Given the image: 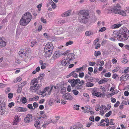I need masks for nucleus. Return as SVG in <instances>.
Instances as JSON below:
<instances>
[{
    "mask_svg": "<svg viewBox=\"0 0 129 129\" xmlns=\"http://www.w3.org/2000/svg\"><path fill=\"white\" fill-rule=\"evenodd\" d=\"M129 31L124 27H123L119 31H115L112 36L114 38H117V39L120 41H124L128 39Z\"/></svg>",
    "mask_w": 129,
    "mask_h": 129,
    "instance_id": "nucleus-1",
    "label": "nucleus"
},
{
    "mask_svg": "<svg viewBox=\"0 0 129 129\" xmlns=\"http://www.w3.org/2000/svg\"><path fill=\"white\" fill-rule=\"evenodd\" d=\"M121 7L119 4H117L113 6L110 7L107 9L108 13H113L120 14L122 16L126 15L127 13H128V10L124 11L121 9Z\"/></svg>",
    "mask_w": 129,
    "mask_h": 129,
    "instance_id": "nucleus-2",
    "label": "nucleus"
},
{
    "mask_svg": "<svg viewBox=\"0 0 129 129\" xmlns=\"http://www.w3.org/2000/svg\"><path fill=\"white\" fill-rule=\"evenodd\" d=\"M78 15L79 22L84 24L86 23L88 21L90 16L88 10L86 9L81 10L79 11Z\"/></svg>",
    "mask_w": 129,
    "mask_h": 129,
    "instance_id": "nucleus-3",
    "label": "nucleus"
},
{
    "mask_svg": "<svg viewBox=\"0 0 129 129\" xmlns=\"http://www.w3.org/2000/svg\"><path fill=\"white\" fill-rule=\"evenodd\" d=\"M38 81L37 79L36 78L31 81L30 84L33 86H30V90L33 91V92H36L42 86L41 84H38Z\"/></svg>",
    "mask_w": 129,
    "mask_h": 129,
    "instance_id": "nucleus-4",
    "label": "nucleus"
},
{
    "mask_svg": "<svg viewBox=\"0 0 129 129\" xmlns=\"http://www.w3.org/2000/svg\"><path fill=\"white\" fill-rule=\"evenodd\" d=\"M22 17L27 21V22H29L31 19L32 15L30 13L27 12L23 15Z\"/></svg>",
    "mask_w": 129,
    "mask_h": 129,
    "instance_id": "nucleus-5",
    "label": "nucleus"
},
{
    "mask_svg": "<svg viewBox=\"0 0 129 129\" xmlns=\"http://www.w3.org/2000/svg\"><path fill=\"white\" fill-rule=\"evenodd\" d=\"M33 116L31 114L27 115L26 117L24 119V121L25 123H28L32 120Z\"/></svg>",
    "mask_w": 129,
    "mask_h": 129,
    "instance_id": "nucleus-6",
    "label": "nucleus"
},
{
    "mask_svg": "<svg viewBox=\"0 0 129 129\" xmlns=\"http://www.w3.org/2000/svg\"><path fill=\"white\" fill-rule=\"evenodd\" d=\"M5 112V103H3L2 105H0V115H2Z\"/></svg>",
    "mask_w": 129,
    "mask_h": 129,
    "instance_id": "nucleus-7",
    "label": "nucleus"
},
{
    "mask_svg": "<svg viewBox=\"0 0 129 129\" xmlns=\"http://www.w3.org/2000/svg\"><path fill=\"white\" fill-rule=\"evenodd\" d=\"M20 24L22 26H25L27 25L29 22H28L27 21L22 17L21 19L20 22Z\"/></svg>",
    "mask_w": 129,
    "mask_h": 129,
    "instance_id": "nucleus-8",
    "label": "nucleus"
},
{
    "mask_svg": "<svg viewBox=\"0 0 129 129\" xmlns=\"http://www.w3.org/2000/svg\"><path fill=\"white\" fill-rule=\"evenodd\" d=\"M16 111L17 112H25L27 111V109L26 108H23L21 107H17L15 109Z\"/></svg>",
    "mask_w": 129,
    "mask_h": 129,
    "instance_id": "nucleus-9",
    "label": "nucleus"
},
{
    "mask_svg": "<svg viewBox=\"0 0 129 129\" xmlns=\"http://www.w3.org/2000/svg\"><path fill=\"white\" fill-rule=\"evenodd\" d=\"M62 97L65 98L67 100H71L73 99V98L71 95L70 93L69 92H67L63 94Z\"/></svg>",
    "mask_w": 129,
    "mask_h": 129,
    "instance_id": "nucleus-10",
    "label": "nucleus"
},
{
    "mask_svg": "<svg viewBox=\"0 0 129 129\" xmlns=\"http://www.w3.org/2000/svg\"><path fill=\"white\" fill-rule=\"evenodd\" d=\"M61 55L59 51H56L54 53L52 57L54 60H55L58 58Z\"/></svg>",
    "mask_w": 129,
    "mask_h": 129,
    "instance_id": "nucleus-11",
    "label": "nucleus"
},
{
    "mask_svg": "<svg viewBox=\"0 0 129 129\" xmlns=\"http://www.w3.org/2000/svg\"><path fill=\"white\" fill-rule=\"evenodd\" d=\"M44 48L53 50L54 46L52 43L48 42L45 46Z\"/></svg>",
    "mask_w": 129,
    "mask_h": 129,
    "instance_id": "nucleus-12",
    "label": "nucleus"
},
{
    "mask_svg": "<svg viewBox=\"0 0 129 129\" xmlns=\"http://www.w3.org/2000/svg\"><path fill=\"white\" fill-rule=\"evenodd\" d=\"M7 42L0 38V48L5 46Z\"/></svg>",
    "mask_w": 129,
    "mask_h": 129,
    "instance_id": "nucleus-13",
    "label": "nucleus"
},
{
    "mask_svg": "<svg viewBox=\"0 0 129 129\" xmlns=\"http://www.w3.org/2000/svg\"><path fill=\"white\" fill-rule=\"evenodd\" d=\"M62 65L64 66L67 67L70 63V61L66 59H63L61 61Z\"/></svg>",
    "mask_w": 129,
    "mask_h": 129,
    "instance_id": "nucleus-14",
    "label": "nucleus"
},
{
    "mask_svg": "<svg viewBox=\"0 0 129 129\" xmlns=\"http://www.w3.org/2000/svg\"><path fill=\"white\" fill-rule=\"evenodd\" d=\"M123 23L122 21L121 22L118 24H117L113 25L111 27H112V29L118 28L120 27Z\"/></svg>",
    "mask_w": 129,
    "mask_h": 129,
    "instance_id": "nucleus-15",
    "label": "nucleus"
},
{
    "mask_svg": "<svg viewBox=\"0 0 129 129\" xmlns=\"http://www.w3.org/2000/svg\"><path fill=\"white\" fill-rule=\"evenodd\" d=\"M40 123L39 120H37L35 122L34 125L37 128V129H40Z\"/></svg>",
    "mask_w": 129,
    "mask_h": 129,
    "instance_id": "nucleus-16",
    "label": "nucleus"
},
{
    "mask_svg": "<svg viewBox=\"0 0 129 129\" xmlns=\"http://www.w3.org/2000/svg\"><path fill=\"white\" fill-rule=\"evenodd\" d=\"M56 23L58 25H61L66 23V21L63 20H58L56 21Z\"/></svg>",
    "mask_w": 129,
    "mask_h": 129,
    "instance_id": "nucleus-17",
    "label": "nucleus"
},
{
    "mask_svg": "<svg viewBox=\"0 0 129 129\" xmlns=\"http://www.w3.org/2000/svg\"><path fill=\"white\" fill-rule=\"evenodd\" d=\"M20 119L18 116H16L14 118V119L13 121V124L15 125H17L18 122L20 121Z\"/></svg>",
    "mask_w": 129,
    "mask_h": 129,
    "instance_id": "nucleus-18",
    "label": "nucleus"
},
{
    "mask_svg": "<svg viewBox=\"0 0 129 129\" xmlns=\"http://www.w3.org/2000/svg\"><path fill=\"white\" fill-rule=\"evenodd\" d=\"M92 108L91 107L88 106H87L85 107V109L84 110V112H87L88 113H89V111L91 110Z\"/></svg>",
    "mask_w": 129,
    "mask_h": 129,
    "instance_id": "nucleus-19",
    "label": "nucleus"
},
{
    "mask_svg": "<svg viewBox=\"0 0 129 129\" xmlns=\"http://www.w3.org/2000/svg\"><path fill=\"white\" fill-rule=\"evenodd\" d=\"M71 14V12L70 11H68L63 13L61 15V16L63 17H65L66 16H69Z\"/></svg>",
    "mask_w": 129,
    "mask_h": 129,
    "instance_id": "nucleus-20",
    "label": "nucleus"
},
{
    "mask_svg": "<svg viewBox=\"0 0 129 129\" xmlns=\"http://www.w3.org/2000/svg\"><path fill=\"white\" fill-rule=\"evenodd\" d=\"M75 81L74 84L72 85L74 86H75L76 84L79 85L81 83V81L79 79L77 78L76 80L75 79Z\"/></svg>",
    "mask_w": 129,
    "mask_h": 129,
    "instance_id": "nucleus-21",
    "label": "nucleus"
},
{
    "mask_svg": "<svg viewBox=\"0 0 129 129\" xmlns=\"http://www.w3.org/2000/svg\"><path fill=\"white\" fill-rule=\"evenodd\" d=\"M74 55H75L73 53L69 54L68 55V56H71V58L69 59V60L71 61V60H73L74 59H75Z\"/></svg>",
    "mask_w": 129,
    "mask_h": 129,
    "instance_id": "nucleus-22",
    "label": "nucleus"
},
{
    "mask_svg": "<svg viewBox=\"0 0 129 129\" xmlns=\"http://www.w3.org/2000/svg\"><path fill=\"white\" fill-rule=\"evenodd\" d=\"M66 91V88L65 87H63L61 88L60 90V93L61 94H64Z\"/></svg>",
    "mask_w": 129,
    "mask_h": 129,
    "instance_id": "nucleus-23",
    "label": "nucleus"
},
{
    "mask_svg": "<svg viewBox=\"0 0 129 129\" xmlns=\"http://www.w3.org/2000/svg\"><path fill=\"white\" fill-rule=\"evenodd\" d=\"M75 82V79H69L68 80V82L69 83H71V86L72 87H74L75 86L72 85L73 84H74Z\"/></svg>",
    "mask_w": 129,
    "mask_h": 129,
    "instance_id": "nucleus-24",
    "label": "nucleus"
},
{
    "mask_svg": "<svg viewBox=\"0 0 129 129\" xmlns=\"http://www.w3.org/2000/svg\"><path fill=\"white\" fill-rule=\"evenodd\" d=\"M94 84L90 82H88L86 83V86L87 87H90L93 86Z\"/></svg>",
    "mask_w": 129,
    "mask_h": 129,
    "instance_id": "nucleus-25",
    "label": "nucleus"
},
{
    "mask_svg": "<svg viewBox=\"0 0 129 129\" xmlns=\"http://www.w3.org/2000/svg\"><path fill=\"white\" fill-rule=\"evenodd\" d=\"M93 34V32L91 31H86L85 34V35L86 36H90Z\"/></svg>",
    "mask_w": 129,
    "mask_h": 129,
    "instance_id": "nucleus-26",
    "label": "nucleus"
},
{
    "mask_svg": "<svg viewBox=\"0 0 129 129\" xmlns=\"http://www.w3.org/2000/svg\"><path fill=\"white\" fill-rule=\"evenodd\" d=\"M21 100L22 103L23 104L27 102L26 98L24 96L22 97V98L21 99Z\"/></svg>",
    "mask_w": 129,
    "mask_h": 129,
    "instance_id": "nucleus-27",
    "label": "nucleus"
},
{
    "mask_svg": "<svg viewBox=\"0 0 129 129\" xmlns=\"http://www.w3.org/2000/svg\"><path fill=\"white\" fill-rule=\"evenodd\" d=\"M45 54L44 56L45 58H47L51 56L52 54L49 53V52H44Z\"/></svg>",
    "mask_w": 129,
    "mask_h": 129,
    "instance_id": "nucleus-28",
    "label": "nucleus"
},
{
    "mask_svg": "<svg viewBox=\"0 0 129 129\" xmlns=\"http://www.w3.org/2000/svg\"><path fill=\"white\" fill-rule=\"evenodd\" d=\"M122 103L125 105H127V104L129 105V101L128 99L126 98H125V99L123 101Z\"/></svg>",
    "mask_w": 129,
    "mask_h": 129,
    "instance_id": "nucleus-29",
    "label": "nucleus"
},
{
    "mask_svg": "<svg viewBox=\"0 0 129 129\" xmlns=\"http://www.w3.org/2000/svg\"><path fill=\"white\" fill-rule=\"evenodd\" d=\"M22 80V78L20 77H17L16 79L14 81H13L14 83H16L17 82H19L20 81Z\"/></svg>",
    "mask_w": 129,
    "mask_h": 129,
    "instance_id": "nucleus-30",
    "label": "nucleus"
},
{
    "mask_svg": "<svg viewBox=\"0 0 129 129\" xmlns=\"http://www.w3.org/2000/svg\"><path fill=\"white\" fill-rule=\"evenodd\" d=\"M83 96L87 98L86 101H88L89 99V94L86 93H84L83 94Z\"/></svg>",
    "mask_w": 129,
    "mask_h": 129,
    "instance_id": "nucleus-31",
    "label": "nucleus"
},
{
    "mask_svg": "<svg viewBox=\"0 0 129 129\" xmlns=\"http://www.w3.org/2000/svg\"><path fill=\"white\" fill-rule=\"evenodd\" d=\"M46 6L47 7L49 6L50 5H51L54 2L52 0H48Z\"/></svg>",
    "mask_w": 129,
    "mask_h": 129,
    "instance_id": "nucleus-32",
    "label": "nucleus"
},
{
    "mask_svg": "<svg viewBox=\"0 0 129 129\" xmlns=\"http://www.w3.org/2000/svg\"><path fill=\"white\" fill-rule=\"evenodd\" d=\"M40 93V94L43 97L46 96V95L47 93H46V90H44L42 92L41 91Z\"/></svg>",
    "mask_w": 129,
    "mask_h": 129,
    "instance_id": "nucleus-33",
    "label": "nucleus"
},
{
    "mask_svg": "<svg viewBox=\"0 0 129 129\" xmlns=\"http://www.w3.org/2000/svg\"><path fill=\"white\" fill-rule=\"evenodd\" d=\"M74 87H75V89H78L82 88L83 87V86L82 85V84H80V85L76 86L75 85Z\"/></svg>",
    "mask_w": 129,
    "mask_h": 129,
    "instance_id": "nucleus-34",
    "label": "nucleus"
},
{
    "mask_svg": "<svg viewBox=\"0 0 129 129\" xmlns=\"http://www.w3.org/2000/svg\"><path fill=\"white\" fill-rule=\"evenodd\" d=\"M121 61L124 63H126L128 61V60L124 58H122L121 59Z\"/></svg>",
    "mask_w": 129,
    "mask_h": 129,
    "instance_id": "nucleus-35",
    "label": "nucleus"
},
{
    "mask_svg": "<svg viewBox=\"0 0 129 129\" xmlns=\"http://www.w3.org/2000/svg\"><path fill=\"white\" fill-rule=\"evenodd\" d=\"M37 43V42L36 40H34L32 41L31 42V46L32 47H33Z\"/></svg>",
    "mask_w": 129,
    "mask_h": 129,
    "instance_id": "nucleus-36",
    "label": "nucleus"
},
{
    "mask_svg": "<svg viewBox=\"0 0 129 129\" xmlns=\"http://www.w3.org/2000/svg\"><path fill=\"white\" fill-rule=\"evenodd\" d=\"M101 52L100 51H95L94 53V55L96 56L100 55L101 54Z\"/></svg>",
    "mask_w": 129,
    "mask_h": 129,
    "instance_id": "nucleus-37",
    "label": "nucleus"
},
{
    "mask_svg": "<svg viewBox=\"0 0 129 129\" xmlns=\"http://www.w3.org/2000/svg\"><path fill=\"white\" fill-rule=\"evenodd\" d=\"M19 54L20 55L22 58H24L25 56L24 53L20 51L19 52Z\"/></svg>",
    "mask_w": 129,
    "mask_h": 129,
    "instance_id": "nucleus-38",
    "label": "nucleus"
},
{
    "mask_svg": "<svg viewBox=\"0 0 129 129\" xmlns=\"http://www.w3.org/2000/svg\"><path fill=\"white\" fill-rule=\"evenodd\" d=\"M73 41L69 40L68 42L66 43V46H68L69 45L73 44Z\"/></svg>",
    "mask_w": 129,
    "mask_h": 129,
    "instance_id": "nucleus-39",
    "label": "nucleus"
},
{
    "mask_svg": "<svg viewBox=\"0 0 129 129\" xmlns=\"http://www.w3.org/2000/svg\"><path fill=\"white\" fill-rule=\"evenodd\" d=\"M112 113V111H109L106 114L105 116L106 117H108L110 116Z\"/></svg>",
    "mask_w": 129,
    "mask_h": 129,
    "instance_id": "nucleus-40",
    "label": "nucleus"
},
{
    "mask_svg": "<svg viewBox=\"0 0 129 129\" xmlns=\"http://www.w3.org/2000/svg\"><path fill=\"white\" fill-rule=\"evenodd\" d=\"M95 79V78H93L92 77H90L89 79L88 80H86V81H89L91 82H94V80Z\"/></svg>",
    "mask_w": 129,
    "mask_h": 129,
    "instance_id": "nucleus-41",
    "label": "nucleus"
},
{
    "mask_svg": "<svg viewBox=\"0 0 129 129\" xmlns=\"http://www.w3.org/2000/svg\"><path fill=\"white\" fill-rule=\"evenodd\" d=\"M44 52H49V53L52 54L53 50L44 48Z\"/></svg>",
    "mask_w": 129,
    "mask_h": 129,
    "instance_id": "nucleus-42",
    "label": "nucleus"
},
{
    "mask_svg": "<svg viewBox=\"0 0 129 129\" xmlns=\"http://www.w3.org/2000/svg\"><path fill=\"white\" fill-rule=\"evenodd\" d=\"M93 123L91 122H89L88 123H87L86 124V126L87 127H89Z\"/></svg>",
    "mask_w": 129,
    "mask_h": 129,
    "instance_id": "nucleus-43",
    "label": "nucleus"
},
{
    "mask_svg": "<svg viewBox=\"0 0 129 129\" xmlns=\"http://www.w3.org/2000/svg\"><path fill=\"white\" fill-rule=\"evenodd\" d=\"M72 92L74 95H77L79 93V92L76 89L73 90Z\"/></svg>",
    "mask_w": 129,
    "mask_h": 129,
    "instance_id": "nucleus-44",
    "label": "nucleus"
},
{
    "mask_svg": "<svg viewBox=\"0 0 129 129\" xmlns=\"http://www.w3.org/2000/svg\"><path fill=\"white\" fill-rule=\"evenodd\" d=\"M44 75L45 74H40V75L38 77V79H40L41 80L43 78Z\"/></svg>",
    "mask_w": 129,
    "mask_h": 129,
    "instance_id": "nucleus-45",
    "label": "nucleus"
},
{
    "mask_svg": "<svg viewBox=\"0 0 129 129\" xmlns=\"http://www.w3.org/2000/svg\"><path fill=\"white\" fill-rule=\"evenodd\" d=\"M88 63L89 65L92 66L95 65L96 64V63L94 61H89Z\"/></svg>",
    "mask_w": 129,
    "mask_h": 129,
    "instance_id": "nucleus-46",
    "label": "nucleus"
},
{
    "mask_svg": "<svg viewBox=\"0 0 129 129\" xmlns=\"http://www.w3.org/2000/svg\"><path fill=\"white\" fill-rule=\"evenodd\" d=\"M8 97L10 99H11L13 97V94L12 93H10L8 95Z\"/></svg>",
    "mask_w": 129,
    "mask_h": 129,
    "instance_id": "nucleus-47",
    "label": "nucleus"
},
{
    "mask_svg": "<svg viewBox=\"0 0 129 129\" xmlns=\"http://www.w3.org/2000/svg\"><path fill=\"white\" fill-rule=\"evenodd\" d=\"M26 84V81L22 82L21 83V84H20L19 86L21 87L24 86Z\"/></svg>",
    "mask_w": 129,
    "mask_h": 129,
    "instance_id": "nucleus-48",
    "label": "nucleus"
},
{
    "mask_svg": "<svg viewBox=\"0 0 129 129\" xmlns=\"http://www.w3.org/2000/svg\"><path fill=\"white\" fill-rule=\"evenodd\" d=\"M79 105H74V108L75 109L78 110H79Z\"/></svg>",
    "mask_w": 129,
    "mask_h": 129,
    "instance_id": "nucleus-49",
    "label": "nucleus"
},
{
    "mask_svg": "<svg viewBox=\"0 0 129 129\" xmlns=\"http://www.w3.org/2000/svg\"><path fill=\"white\" fill-rule=\"evenodd\" d=\"M108 41L106 40L103 39L102 41L101 44L102 45H104L105 44L107 43Z\"/></svg>",
    "mask_w": 129,
    "mask_h": 129,
    "instance_id": "nucleus-50",
    "label": "nucleus"
},
{
    "mask_svg": "<svg viewBox=\"0 0 129 129\" xmlns=\"http://www.w3.org/2000/svg\"><path fill=\"white\" fill-rule=\"evenodd\" d=\"M91 77L88 76V75L87 74L85 75L84 77V79L86 80H88Z\"/></svg>",
    "mask_w": 129,
    "mask_h": 129,
    "instance_id": "nucleus-51",
    "label": "nucleus"
},
{
    "mask_svg": "<svg viewBox=\"0 0 129 129\" xmlns=\"http://www.w3.org/2000/svg\"><path fill=\"white\" fill-rule=\"evenodd\" d=\"M53 99H50L48 102V104L49 105H51L53 103Z\"/></svg>",
    "mask_w": 129,
    "mask_h": 129,
    "instance_id": "nucleus-52",
    "label": "nucleus"
},
{
    "mask_svg": "<svg viewBox=\"0 0 129 129\" xmlns=\"http://www.w3.org/2000/svg\"><path fill=\"white\" fill-rule=\"evenodd\" d=\"M42 4H40L37 6V8L38 9V10L40 11L41 8L42 6Z\"/></svg>",
    "mask_w": 129,
    "mask_h": 129,
    "instance_id": "nucleus-53",
    "label": "nucleus"
},
{
    "mask_svg": "<svg viewBox=\"0 0 129 129\" xmlns=\"http://www.w3.org/2000/svg\"><path fill=\"white\" fill-rule=\"evenodd\" d=\"M111 76V74L110 72H108L106 73L105 75V77H109Z\"/></svg>",
    "mask_w": 129,
    "mask_h": 129,
    "instance_id": "nucleus-54",
    "label": "nucleus"
},
{
    "mask_svg": "<svg viewBox=\"0 0 129 129\" xmlns=\"http://www.w3.org/2000/svg\"><path fill=\"white\" fill-rule=\"evenodd\" d=\"M83 70V69H82V67L77 68L76 69V72H78L79 71H82Z\"/></svg>",
    "mask_w": 129,
    "mask_h": 129,
    "instance_id": "nucleus-55",
    "label": "nucleus"
},
{
    "mask_svg": "<svg viewBox=\"0 0 129 129\" xmlns=\"http://www.w3.org/2000/svg\"><path fill=\"white\" fill-rule=\"evenodd\" d=\"M33 105L35 108H36L38 107V104L37 103L34 102L33 103Z\"/></svg>",
    "mask_w": 129,
    "mask_h": 129,
    "instance_id": "nucleus-56",
    "label": "nucleus"
},
{
    "mask_svg": "<svg viewBox=\"0 0 129 129\" xmlns=\"http://www.w3.org/2000/svg\"><path fill=\"white\" fill-rule=\"evenodd\" d=\"M106 28L105 27H103L99 30V31L100 32H103L106 30Z\"/></svg>",
    "mask_w": 129,
    "mask_h": 129,
    "instance_id": "nucleus-57",
    "label": "nucleus"
},
{
    "mask_svg": "<svg viewBox=\"0 0 129 129\" xmlns=\"http://www.w3.org/2000/svg\"><path fill=\"white\" fill-rule=\"evenodd\" d=\"M27 107L28 108L30 109H32L33 108L32 105L31 104H28L27 105Z\"/></svg>",
    "mask_w": 129,
    "mask_h": 129,
    "instance_id": "nucleus-58",
    "label": "nucleus"
},
{
    "mask_svg": "<svg viewBox=\"0 0 129 129\" xmlns=\"http://www.w3.org/2000/svg\"><path fill=\"white\" fill-rule=\"evenodd\" d=\"M89 120L92 121V122H94V116H90L89 118Z\"/></svg>",
    "mask_w": 129,
    "mask_h": 129,
    "instance_id": "nucleus-59",
    "label": "nucleus"
},
{
    "mask_svg": "<svg viewBox=\"0 0 129 129\" xmlns=\"http://www.w3.org/2000/svg\"><path fill=\"white\" fill-rule=\"evenodd\" d=\"M14 105V103L12 102L9 103L8 105L9 107L10 108H11Z\"/></svg>",
    "mask_w": 129,
    "mask_h": 129,
    "instance_id": "nucleus-60",
    "label": "nucleus"
},
{
    "mask_svg": "<svg viewBox=\"0 0 129 129\" xmlns=\"http://www.w3.org/2000/svg\"><path fill=\"white\" fill-rule=\"evenodd\" d=\"M129 67H127V69H125L123 72H122V73H128V69H129Z\"/></svg>",
    "mask_w": 129,
    "mask_h": 129,
    "instance_id": "nucleus-61",
    "label": "nucleus"
},
{
    "mask_svg": "<svg viewBox=\"0 0 129 129\" xmlns=\"http://www.w3.org/2000/svg\"><path fill=\"white\" fill-rule=\"evenodd\" d=\"M118 76V75L116 74H114L112 76V77L113 79H116V78Z\"/></svg>",
    "mask_w": 129,
    "mask_h": 129,
    "instance_id": "nucleus-62",
    "label": "nucleus"
},
{
    "mask_svg": "<svg viewBox=\"0 0 129 129\" xmlns=\"http://www.w3.org/2000/svg\"><path fill=\"white\" fill-rule=\"evenodd\" d=\"M7 18H5L1 22L2 24H4L6 22H8V21H7Z\"/></svg>",
    "mask_w": 129,
    "mask_h": 129,
    "instance_id": "nucleus-63",
    "label": "nucleus"
},
{
    "mask_svg": "<svg viewBox=\"0 0 129 129\" xmlns=\"http://www.w3.org/2000/svg\"><path fill=\"white\" fill-rule=\"evenodd\" d=\"M120 102L119 101H118L114 105V107H117L119 105Z\"/></svg>",
    "mask_w": 129,
    "mask_h": 129,
    "instance_id": "nucleus-64",
    "label": "nucleus"
}]
</instances>
